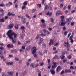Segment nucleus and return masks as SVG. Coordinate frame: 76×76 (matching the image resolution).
<instances>
[{"mask_svg": "<svg viewBox=\"0 0 76 76\" xmlns=\"http://www.w3.org/2000/svg\"><path fill=\"white\" fill-rule=\"evenodd\" d=\"M72 39L73 35H72L69 38V40H70L71 42L72 43H73V42H74V41H73V39Z\"/></svg>", "mask_w": 76, "mask_h": 76, "instance_id": "f8f14e48", "label": "nucleus"}, {"mask_svg": "<svg viewBox=\"0 0 76 76\" xmlns=\"http://www.w3.org/2000/svg\"><path fill=\"white\" fill-rule=\"evenodd\" d=\"M50 72L52 75H54V74H55V71H54L53 70H50Z\"/></svg>", "mask_w": 76, "mask_h": 76, "instance_id": "a211bd4d", "label": "nucleus"}, {"mask_svg": "<svg viewBox=\"0 0 76 76\" xmlns=\"http://www.w3.org/2000/svg\"><path fill=\"white\" fill-rule=\"evenodd\" d=\"M48 8V5H46V6L45 8V10H47Z\"/></svg>", "mask_w": 76, "mask_h": 76, "instance_id": "c03bdc74", "label": "nucleus"}, {"mask_svg": "<svg viewBox=\"0 0 76 76\" xmlns=\"http://www.w3.org/2000/svg\"><path fill=\"white\" fill-rule=\"evenodd\" d=\"M67 61V60L66 59H64L63 60V62L64 63H65Z\"/></svg>", "mask_w": 76, "mask_h": 76, "instance_id": "e2e57ef3", "label": "nucleus"}, {"mask_svg": "<svg viewBox=\"0 0 76 76\" xmlns=\"http://www.w3.org/2000/svg\"><path fill=\"white\" fill-rule=\"evenodd\" d=\"M18 75H19V73L18 72H17L16 73L15 76H18Z\"/></svg>", "mask_w": 76, "mask_h": 76, "instance_id": "6e6d98bb", "label": "nucleus"}, {"mask_svg": "<svg viewBox=\"0 0 76 76\" xmlns=\"http://www.w3.org/2000/svg\"><path fill=\"white\" fill-rule=\"evenodd\" d=\"M53 59H54V58H58V57H57V56L56 55L53 58Z\"/></svg>", "mask_w": 76, "mask_h": 76, "instance_id": "de8ad7c7", "label": "nucleus"}, {"mask_svg": "<svg viewBox=\"0 0 76 76\" xmlns=\"http://www.w3.org/2000/svg\"><path fill=\"white\" fill-rule=\"evenodd\" d=\"M37 6L39 7H41V4H37Z\"/></svg>", "mask_w": 76, "mask_h": 76, "instance_id": "603ef678", "label": "nucleus"}, {"mask_svg": "<svg viewBox=\"0 0 76 76\" xmlns=\"http://www.w3.org/2000/svg\"><path fill=\"white\" fill-rule=\"evenodd\" d=\"M25 16L26 17V18H28V19H31V17H30L29 16V15H28V14H26Z\"/></svg>", "mask_w": 76, "mask_h": 76, "instance_id": "393cba45", "label": "nucleus"}, {"mask_svg": "<svg viewBox=\"0 0 76 76\" xmlns=\"http://www.w3.org/2000/svg\"><path fill=\"white\" fill-rule=\"evenodd\" d=\"M48 30L50 31H51L52 30H53V28H48Z\"/></svg>", "mask_w": 76, "mask_h": 76, "instance_id": "c9c22d12", "label": "nucleus"}, {"mask_svg": "<svg viewBox=\"0 0 76 76\" xmlns=\"http://www.w3.org/2000/svg\"><path fill=\"white\" fill-rule=\"evenodd\" d=\"M59 14V15H61L63 14V13H62V12H61V11L60 10H58L56 13V15L58 16Z\"/></svg>", "mask_w": 76, "mask_h": 76, "instance_id": "9d476101", "label": "nucleus"}, {"mask_svg": "<svg viewBox=\"0 0 76 76\" xmlns=\"http://www.w3.org/2000/svg\"><path fill=\"white\" fill-rule=\"evenodd\" d=\"M26 8V6L25 5H23V6L22 8V10H23L24 9H25Z\"/></svg>", "mask_w": 76, "mask_h": 76, "instance_id": "7c9ffc66", "label": "nucleus"}, {"mask_svg": "<svg viewBox=\"0 0 76 76\" xmlns=\"http://www.w3.org/2000/svg\"><path fill=\"white\" fill-rule=\"evenodd\" d=\"M61 26H64L67 22L66 21H65V20H64V16H62L61 17Z\"/></svg>", "mask_w": 76, "mask_h": 76, "instance_id": "f257e3e1", "label": "nucleus"}, {"mask_svg": "<svg viewBox=\"0 0 76 76\" xmlns=\"http://www.w3.org/2000/svg\"><path fill=\"white\" fill-rule=\"evenodd\" d=\"M54 40H52V39H51L50 40V42H49V45L50 46L51 45H53V44H54Z\"/></svg>", "mask_w": 76, "mask_h": 76, "instance_id": "423d86ee", "label": "nucleus"}, {"mask_svg": "<svg viewBox=\"0 0 76 76\" xmlns=\"http://www.w3.org/2000/svg\"><path fill=\"white\" fill-rule=\"evenodd\" d=\"M66 29V27H64L63 28V31H65V30Z\"/></svg>", "mask_w": 76, "mask_h": 76, "instance_id": "0e129e2a", "label": "nucleus"}, {"mask_svg": "<svg viewBox=\"0 0 76 76\" xmlns=\"http://www.w3.org/2000/svg\"><path fill=\"white\" fill-rule=\"evenodd\" d=\"M63 7V4H61L60 5V7L61 8H62V7Z\"/></svg>", "mask_w": 76, "mask_h": 76, "instance_id": "a19ab883", "label": "nucleus"}, {"mask_svg": "<svg viewBox=\"0 0 76 76\" xmlns=\"http://www.w3.org/2000/svg\"><path fill=\"white\" fill-rule=\"evenodd\" d=\"M0 50H3V49H4V48L3 47H0Z\"/></svg>", "mask_w": 76, "mask_h": 76, "instance_id": "774afa93", "label": "nucleus"}, {"mask_svg": "<svg viewBox=\"0 0 76 76\" xmlns=\"http://www.w3.org/2000/svg\"><path fill=\"white\" fill-rule=\"evenodd\" d=\"M61 70V67L60 66H58L56 69L57 72V73H58L59 72V71H60Z\"/></svg>", "mask_w": 76, "mask_h": 76, "instance_id": "9b49d317", "label": "nucleus"}, {"mask_svg": "<svg viewBox=\"0 0 76 76\" xmlns=\"http://www.w3.org/2000/svg\"><path fill=\"white\" fill-rule=\"evenodd\" d=\"M27 3H28L27 2V1H25L23 3V4L24 5V6H26L27 5Z\"/></svg>", "mask_w": 76, "mask_h": 76, "instance_id": "2f4dec72", "label": "nucleus"}, {"mask_svg": "<svg viewBox=\"0 0 76 76\" xmlns=\"http://www.w3.org/2000/svg\"><path fill=\"white\" fill-rule=\"evenodd\" d=\"M58 53V51H57V50H56L54 52H53V54H56V53Z\"/></svg>", "mask_w": 76, "mask_h": 76, "instance_id": "5fc2aeb1", "label": "nucleus"}, {"mask_svg": "<svg viewBox=\"0 0 76 76\" xmlns=\"http://www.w3.org/2000/svg\"><path fill=\"white\" fill-rule=\"evenodd\" d=\"M74 25V23L73 22H72L71 23V26H73Z\"/></svg>", "mask_w": 76, "mask_h": 76, "instance_id": "13d9d810", "label": "nucleus"}, {"mask_svg": "<svg viewBox=\"0 0 76 76\" xmlns=\"http://www.w3.org/2000/svg\"><path fill=\"white\" fill-rule=\"evenodd\" d=\"M43 31L45 33V32H48V31L47 30V29L46 28L44 29H43Z\"/></svg>", "mask_w": 76, "mask_h": 76, "instance_id": "cd10ccee", "label": "nucleus"}, {"mask_svg": "<svg viewBox=\"0 0 76 76\" xmlns=\"http://www.w3.org/2000/svg\"><path fill=\"white\" fill-rule=\"evenodd\" d=\"M64 73V71H62L61 72V75H63Z\"/></svg>", "mask_w": 76, "mask_h": 76, "instance_id": "4d7b16f0", "label": "nucleus"}, {"mask_svg": "<svg viewBox=\"0 0 76 76\" xmlns=\"http://www.w3.org/2000/svg\"><path fill=\"white\" fill-rule=\"evenodd\" d=\"M15 60H16V61H19V58H15Z\"/></svg>", "mask_w": 76, "mask_h": 76, "instance_id": "4c0bfd02", "label": "nucleus"}, {"mask_svg": "<svg viewBox=\"0 0 76 76\" xmlns=\"http://www.w3.org/2000/svg\"><path fill=\"white\" fill-rule=\"evenodd\" d=\"M5 6V5H4V4L3 3L1 4H0V7H4Z\"/></svg>", "mask_w": 76, "mask_h": 76, "instance_id": "5701e85b", "label": "nucleus"}, {"mask_svg": "<svg viewBox=\"0 0 76 76\" xmlns=\"http://www.w3.org/2000/svg\"><path fill=\"white\" fill-rule=\"evenodd\" d=\"M40 35V37H45V36H46V34H45V33H42Z\"/></svg>", "mask_w": 76, "mask_h": 76, "instance_id": "4468645a", "label": "nucleus"}, {"mask_svg": "<svg viewBox=\"0 0 76 76\" xmlns=\"http://www.w3.org/2000/svg\"><path fill=\"white\" fill-rule=\"evenodd\" d=\"M29 65H30V64H29V62L26 63V65L27 66H29Z\"/></svg>", "mask_w": 76, "mask_h": 76, "instance_id": "864d4df0", "label": "nucleus"}, {"mask_svg": "<svg viewBox=\"0 0 76 76\" xmlns=\"http://www.w3.org/2000/svg\"><path fill=\"white\" fill-rule=\"evenodd\" d=\"M38 76H41V72H40L38 74Z\"/></svg>", "mask_w": 76, "mask_h": 76, "instance_id": "338daca9", "label": "nucleus"}, {"mask_svg": "<svg viewBox=\"0 0 76 76\" xmlns=\"http://www.w3.org/2000/svg\"><path fill=\"white\" fill-rule=\"evenodd\" d=\"M7 15L9 16H15V14H14L13 12H9L7 14Z\"/></svg>", "mask_w": 76, "mask_h": 76, "instance_id": "6e6552de", "label": "nucleus"}, {"mask_svg": "<svg viewBox=\"0 0 76 76\" xmlns=\"http://www.w3.org/2000/svg\"><path fill=\"white\" fill-rule=\"evenodd\" d=\"M41 26L44 28H46V25H45V24L44 23H43V24H41Z\"/></svg>", "mask_w": 76, "mask_h": 76, "instance_id": "4be33fe9", "label": "nucleus"}, {"mask_svg": "<svg viewBox=\"0 0 76 76\" xmlns=\"http://www.w3.org/2000/svg\"><path fill=\"white\" fill-rule=\"evenodd\" d=\"M0 57H1V59H2V60L3 59H4V57L3 56H0Z\"/></svg>", "mask_w": 76, "mask_h": 76, "instance_id": "bf43d9fd", "label": "nucleus"}, {"mask_svg": "<svg viewBox=\"0 0 76 76\" xmlns=\"http://www.w3.org/2000/svg\"><path fill=\"white\" fill-rule=\"evenodd\" d=\"M48 64L49 65L50 64V59H48Z\"/></svg>", "mask_w": 76, "mask_h": 76, "instance_id": "e433bc0d", "label": "nucleus"}, {"mask_svg": "<svg viewBox=\"0 0 76 76\" xmlns=\"http://www.w3.org/2000/svg\"><path fill=\"white\" fill-rule=\"evenodd\" d=\"M42 46L43 48H46V45L45 44H43Z\"/></svg>", "mask_w": 76, "mask_h": 76, "instance_id": "72a5a7b5", "label": "nucleus"}, {"mask_svg": "<svg viewBox=\"0 0 76 76\" xmlns=\"http://www.w3.org/2000/svg\"><path fill=\"white\" fill-rule=\"evenodd\" d=\"M21 29L23 30L25 29V27H24L23 26H22L21 27Z\"/></svg>", "mask_w": 76, "mask_h": 76, "instance_id": "f704fd0d", "label": "nucleus"}, {"mask_svg": "<svg viewBox=\"0 0 76 76\" xmlns=\"http://www.w3.org/2000/svg\"><path fill=\"white\" fill-rule=\"evenodd\" d=\"M22 49H23V50H25V46H22Z\"/></svg>", "mask_w": 76, "mask_h": 76, "instance_id": "3c124183", "label": "nucleus"}, {"mask_svg": "<svg viewBox=\"0 0 76 76\" xmlns=\"http://www.w3.org/2000/svg\"><path fill=\"white\" fill-rule=\"evenodd\" d=\"M14 46L13 45H10V48H13Z\"/></svg>", "mask_w": 76, "mask_h": 76, "instance_id": "69168bd1", "label": "nucleus"}, {"mask_svg": "<svg viewBox=\"0 0 76 76\" xmlns=\"http://www.w3.org/2000/svg\"><path fill=\"white\" fill-rule=\"evenodd\" d=\"M70 69H75V67H74L72 66H71L70 67Z\"/></svg>", "mask_w": 76, "mask_h": 76, "instance_id": "37998d69", "label": "nucleus"}, {"mask_svg": "<svg viewBox=\"0 0 76 76\" xmlns=\"http://www.w3.org/2000/svg\"><path fill=\"white\" fill-rule=\"evenodd\" d=\"M71 5H68V10H70V9H71Z\"/></svg>", "mask_w": 76, "mask_h": 76, "instance_id": "c85d7f7f", "label": "nucleus"}, {"mask_svg": "<svg viewBox=\"0 0 76 76\" xmlns=\"http://www.w3.org/2000/svg\"><path fill=\"white\" fill-rule=\"evenodd\" d=\"M30 67H32V68H34V67H35V64L31 63L30 65Z\"/></svg>", "mask_w": 76, "mask_h": 76, "instance_id": "dca6fc26", "label": "nucleus"}, {"mask_svg": "<svg viewBox=\"0 0 76 76\" xmlns=\"http://www.w3.org/2000/svg\"><path fill=\"white\" fill-rule=\"evenodd\" d=\"M12 33V30H10L8 31V33H7V35H8V34H9V35H11L12 37L13 35H14V38H16L17 34L15 33L14 32H13L12 33Z\"/></svg>", "mask_w": 76, "mask_h": 76, "instance_id": "f03ea898", "label": "nucleus"}, {"mask_svg": "<svg viewBox=\"0 0 76 76\" xmlns=\"http://www.w3.org/2000/svg\"><path fill=\"white\" fill-rule=\"evenodd\" d=\"M44 65V63L42 62L40 63V66H43Z\"/></svg>", "mask_w": 76, "mask_h": 76, "instance_id": "a18cd8bd", "label": "nucleus"}, {"mask_svg": "<svg viewBox=\"0 0 76 76\" xmlns=\"http://www.w3.org/2000/svg\"><path fill=\"white\" fill-rule=\"evenodd\" d=\"M7 74H9L10 76H13L14 73V72H7Z\"/></svg>", "mask_w": 76, "mask_h": 76, "instance_id": "ddd939ff", "label": "nucleus"}, {"mask_svg": "<svg viewBox=\"0 0 76 76\" xmlns=\"http://www.w3.org/2000/svg\"><path fill=\"white\" fill-rule=\"evenodd\" d=\"M31 51L32 54H34V53H36L37 52V48L35 47H34L31 49Z\"/></svg>", "mask_w": 76, "mask_h": 76, "instance_id": "20e7f679", "label": "nucleus"}, {"mask_svg": "<svg viewBox=\"0 0 76 76\" xmlns=\"http://www.w3.org/2000/svg\"><path fill=\"white\" fill-rule=\"evenodd\" d=\"M43 39L42 38H40V42L38 44L40 45V44L43 41Z\"/></svg>", "mask_w": 76, "mask_h": 76, "instance_id": "6ab92c4d", "label": "nucleus"}, {"mask_svg": "<svg viewBox=\"0 0 76 76\" xmlns=\"http://www.w3.org/2000/svg\"><path fill=\"white\" fill-rule=\"evenodd\" d=\"M41 22L42 23H44V22H45V20H44V19H42L41 20Z\"/></svg>", "mask_w": 76, "mask_h": 76, "instance_id": "79ce46f5", "label": "nucleus"}, {"mask_svg": "<svg viewBox=\"0 0 76 76\" xmlns=\"http://www.w3.org/2000/svg\"><path fill=\"white\" fill-rule=\"evenodd\" d=\"M5 19L4 18H2V19L0 18V22H4Z\"/></svg>", "mask_w": 76, "mask_h": 76, "instance_id": "aec40b11", "label": "nucleus"}, {"mask_svg": "<svg viewBox=\"0 0 76 76\" xmlns=\"http://www.w3.org/2000/svg\"><path fill=\"white\" fill-rule=\"evenodd\" d=\"M8 27L9 29H12L13 27V24L12 23H11L8 26Z\"/></svg>", "mask_w": 76, "mask_h": 76, "instance_id": "1a4fd4ad", "label": "nucleus"}, {"mask_svg": "<svg viewBox=\"0 0 76 76\" xmlns=\"http://www.w3.org/2000/svg\"><path fill=\"white\" fill-rule=\"evenodd\" d=\"M50 20L52 23H54V19L53 18H50Z\"/></svg>", "mask_w": 76, "mask_h": 76, "instance_id": "b1692460", "label": "nucleus"}, {"mask_svg": "<svg viewBox=\"0 0 76 76\" xmlns=\"http://www.w3.org/2000/svg\"><path fill=\"white\" fill-rule=\"evenodd\" d=\"M7 47L8 48H10V44H8L7 45Z\"/></svg>", "mask_w": 76, "mask_h": 76, "instance_id": "052dcab7", "label": "nucleus"}, {"mask_svg": "<svg viewBox=\"0 0 76 76\" xmlns=\"http://www.w3.org/2000/svg\"><path fill=\"white\" fill-rule=\"evenodd\" d=\"M65 71L66 73H70L71 72L70 69H66Z\"/></svg>", "mask_w": 76, "mask_h": 76, "instance_id": "f3484780", "label": "nucleus"}, {"mask_svg": "<svg viewBox=\"0 0 76 76\" xmlns=\"http://www.w3.org/2000/svg\"><path fill=\"white\" fill-rule=\"evenodd\" d=\"M59 44V43L58 42L56 43L54 45V46H57V45H58Z\"/></svg>", "mask_w": 76, "mask_h": 76, "instance_id": "49530a36", "label": "nucleus"}, {"mask_svg": "<svg viewBox=\"0 0 76 76\" xmlns=\"http://www.w3.org/2000/svg\"><path fill=\"white\" fill-rule=\"evenodd\" d=\"M67 31H66L64 32V35H66L67 34Z\"/></svg>", "mask_w": 76, "mask_h": 76, "instance_id": "ea45409f", "label": "nucleus"}, {"mask_svg": "<svg viewBox=\"0 0 76 76\" xmlns=\"http://www.w3.org/2000/svg\"><path fill=\"white\" fill-rule=\"evenodd\" d=\"M33 54H34V57H35L37 58L38 56V54H37V53H32Z\"/></svg>", "mask_w": 76, "mask_h": 76, "instance_id": "2eb2a0df", "label": "nucleus"}, {"mask_svg": "<svg viewBox=\"0 0 76 76\" xmlns=\"http://www.w3.org/2000/svg\"><path fill=\"white\" fill-rule=\"evenodd\" d=\"M8 35L9 38L10 39H12V43H13V44H15V42H16V41H14V40H13V37H12L11 35H9V34H8Z\"/></svg>", "mask_w": 76, "mask_h": 76, "instance_id": "39448f33", "label": "nucleus"}, {"mask_svg": "<svg viewBox=\"0 0 76 76\" xmlns=\"http://www.w3.org/2000/svg\"><path fill=\"white\" fill-rule=\"evenodd\" d=\"M8 4H10V5H12L13 4V3L11 2H9L8 3Z\"/></svg>", "mask_w": 76, "mask_h": 76, "instance_id": "09e8293b", "label": "nucleus"}, {"mask_svg": "<svg viewBox=\"0 0 76 76\" xmlns=\"http://www.w3.org/2000/svg\"><path fill=\"white\" fill-rule=\"evenodd\" d=\"M72 58V56L70 55H69L68 56V59H70Z\"/></svg>", "mask_w": 76, "mask_h": 76, "instance_id": "58836bf2", "label": "nucleus"}, {"mask_svg": "<svg viewBox=\"0 0 76 76\" xmlns=\"http://www.w3.org/2000/svg\"><path fill=\"white\" fill-rule=\"evenodd\" d=\"M53 64L54 65L52 67V69H53L54 68H56V67H57V63L56 62H53Z\"/></svg>", "mask_w": 76, "mask_h": 76, "instance_id": "0eeeda50", "label": "nucleus"}, {"mask_svg": "<svg viewBox=\"0 0 76 76\" xmlns=\"http://www.w3.org/2000/svg\"><path fill=\"white\" fill-rule=\"evenodd\" d=\"M64 44H65V46L66 47H67V51H69V48L70 47V44L68 42H64Z\"/></svg>", "mask_w": 76, "mask_h": 76, "instance_id": "7ed1b4c3", "label": "nucleus"}, {"mask_svg": "<svg viewBox=\"0 0 76 76\" xmlns=\"http://www.w3.org/2000/svg\"><path fill=\"white\" fill-rule=\"evenodd\" d=\"M64 57H65V56H62L61 57V59H62V60L64 59Z\"/></svg>", "mask_w": 76, "mask_h": 76, "instance_id": "680f3d73", "label": "nucleus"}, {"mask_svg": "<svg viewBox=\"0 0 76 76\" xmlns=\"http://www.w3.org/2000/svg\"><path fill=\"white\" fill-rule=\"evenodd\" d=\"M5 19L6 20V19H9V17L7 16H5Z\"/></svg>", "mask_w": 76, "mask_h": 76, "instance_id": "8fccbe9b", "label": "nucleus"}, {"mask_svg": "<svg viewBox=\"0 0 76 76\" xmlns=\"http://www.w3.org/2000/svg\"><path fill=\"white\" fill-rule=\"evenodd\" d=\"M1 74L2 76H6V72H2Z\"/></svg>", "mask_w": 76, "mask_h": 76, "instance_id": "c756f323", "label": "nucleus"}, {"mask_svg": "<svg viewBox=\"0 0 76 76\" xmlns=\"http://www.w3.org/2000/svg\"><path fill=\"white\" fill-rule=\"evenodd\" d=\"M39 38H40V39L41 37H39V34H38L36 36V39H38Z\"/></svg>", "mask_w": 76, "mask_h": 76, "instance_id": "a878e982", "label": "nucleus"}, {"mask_svg": "<svg viewBox=\"0 0 76 76\" xmlns=\"http://www.w3.org/2000/svg\"><path fill=\"white\" fill-rule=\"evenodd\" d=\"M7 64L8 65H12L13 64V63L12 62H8L7 63Z\"/></svg>", "mask_w": 76, "mask_h": 76, "instance_id": "bb28decb", "label": "nucleus"}, {"mask_svg": "<svg viewBox=\"0 0 76 76\" xmlns=\"http://www.w3.org/2000/svg\"><path fill=\"white\" fill-rule=\"evenodd\" d=\"M15 28L16 29H17L18 28V25H15Z\"/></svg>", "mask_w": 76, "mask_h": 76, "instance_id": "473e14b6", "label": "nucleus"}, {"mask_svg": "<svg viewBox=\"0 0 76 76\" xmlns=\"http://www.w3.org/2000/svg\"><path fill=\"white\" fill-rule=\"evenodd\" d=\"M72 18H67L66 19L67 21V22H70V21H71V20H72Z\"/></svg>", "mask_w": 76, "mask_h": 76, "instance_id": "412c9836", "label": "nucleus"}]
</instances>
